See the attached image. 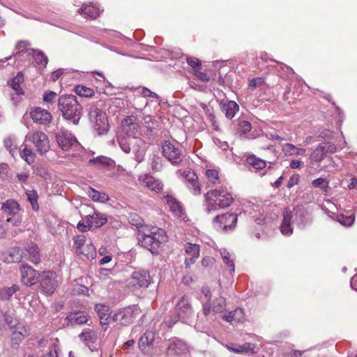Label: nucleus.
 Segmentation results:
<instances>
[{"mask_svg": "<svg viewBox=\"0 0 357 357\" xmlns=\"http://www.w3.org/2000/svg\"><path fill=\"white\" fill-rule=\"evenodd\" d=\"M89 227L98 228L103 226L107 221V218L98 211H94L92 215L86 216Z\"/></svg>", "mask_w": 357, "mask_h": 357, "instance_id": "26", "label": "nucleus"}, {"mask_svg": "<svg viewBox=\"0 0 357 357\" xmlns=\"http://www.w3.org/2000/svg\"><path fill=\"white\" fill-rule=\"evenodd\" d=\"M24 252L26 254V256H24L31 262L38 264L40 261V250L37 244L34 243H28L24 249Z\"/></svg>", "mask_w": 357, "mask_h": 357, "instance_id": "21", "label": "nucleus"}, {"mask_svg": "<svg viewBox=\"0 0 357 357\" xmlns=\"http://www.w3.org/2000/svg\"><path fill=\"white\" fill-rule=\"evenodd\" d=\"M134 309L131 307L123 308L113 316L115 321H119L122 325H128L134 321Z\"/></svg>", "mask_w": 357, "mask_h": 357, "instance_id": "17", "label": "nucleus"}, {"mask_svg": "<svg viewBox=\"0 0 357 357\" xmlns=\"http://www.w3.org/2000/svg\"><path fill=\"white\" fill-rule=\"evenodd\" d=\"M142 94L144 97H151L155 99L159 98V96L155 93L151 91L150 89H149L146 87H143L142 89Z\"/></svg>", "mask_w": 357, "mask_h": 357, "instance_id": "63", "label": "nucleus"}, {"mask_svg": "<svg viewBox=\"0 0 357 357\" xmlns=\"http://www.w3.org/2000/svg\"><path fill=\"white\" fill-rule=\"evenodd\" d=\"M88 195L95 202L105 203L109 199V196L105 192H101L95 189L90 188Z\"/></svg>", "mask_w": 357, "mask_h": 357, "instance_id": "37", "label": "nucleus"}, {"mask_svg": "<svg viewBox=\"0 0 357 357\" xmlns=\"http://www.w3.org/2000/svg\"><path fill=\"white\" fill-rule=\"evenodd\" d=\"M185 252L188 257L185 260V264L187 268L195 263V260L199 257V245L192 243H186L184 245Z\"/></svg>", "mask_w": 357, "mask_h": 357, "instance_id": "18", "label": "nucleus"}, {"mask_svg": "<svg viewBox=\"0 0 357 357\" xmlns=\"http://www.w3.org/2000/svg\"><path fill=\"white\" fill-rule=\"evenodd\" d=\"M299 178H300V176L298 174H294V175L291 176L287 182V187L288 188H291L293 186L297 185L298 183Z\"/></svg>", "mask_w": 357, "mask_h": 357, "instance_id": "62", "label": "nucleus"}, {"mask_svg": "<svg viewBox=\"0 0 357 357\" xmlns=\"http://www.w3.org/2000/svg\"><path fill=\"white\" fill-rule=\"evenodd\" d=\"M176 310L178 313V319H184L189 317L192 314V306L185 297H182L179 299L176 305Z\"/></svg>", "mask_w": 357, "mask_h": 357, "instance_id": "19", "label": "nucleus"}, {"mask_svg": "<svg viewBox=\"0 0 357 357\" xmlns=\"http://www.w3.org/2000/svg\"><path fill=\"white\" fill-rule=\"evenodd\" d=\"M186 62L193 68V73L195 70H200L202 68V63L198 58L188 56L186 57Z\"/></svg>", "mask_w": 357, "mask_h": 357, "instance_id": "52", "label": "nucleus"}, {"mask_svg": "<svg viewBox=\"0 0 357 357\" xmlns=\"http://www.w3.org/2000/svg\"><path fill=\"white\" fill-rule=\"evenodd\" d=\"M24 256H26L24 253V250H22L19 247L13 248L10 251L6 261L9 263H16L22 261Z\"/></svg>", "mask_w": 357, "mask_h": 357, "instance_id": "31", "label": "nucleus"}, {"mask_svg": "<svg viewBox=\"0 0 357 357\" xmlns=\"http://www.w3.org/2000/svg\"><path fill=\"white\" fill-rule=\"evenodd\" d=\"M58 105L65 119L68 120L74 119L73 122L77 123L78 121L75 118H79L82 106L75 96L63 95L60 96L58 100Z\"/></svg>", "mask_w": 357, "mask_h": 357, "instance_id": "3", "label": "nucleus"}, {"mask_svg": "<svg viewBox=\"0 0 357 357\" xmlns=\"http://www.w3.org/2000/svg\"><path fill=\"white\" fill-rule=\"evenodd\" d=\"M205 199L208 212L227 208L234 202L231 194L222 188L208 191Z\"/></svg>", "mask_w": 357, "mask_h": 357, "instance_id": "1", "label": "nucleus"}, {"mask_svg": "<svg viewBox=\"0 0 357 357\" xmlns=\"http://www.w3.org/2000/svg\"><path fill=\"white\" fill-rule=\"evenodd\" d=\"M150 283V275L148 271L139 270L134 271L131 275L130 284L136 288L146 287Z\"/></svg>", "mask_w": 357, "mask_h": 357, "instance_id": "16", "label": "nucleus"}, {"mask_svg": "<svg viewBox=\"0 0 357 357\" xmlns=\"http://www.w3.org/2000/svg\"><path fill=\"white\" fill-rule=\"evenodd\" d=\"M89 316L84 312L76 311L71 312L67 317V319L72 324H84L89 320Z\"/></svg>", "mask_w": 357, "mask_h": 357, "instance_id": "29", "label": "nucleus"}, {"mask_svg": "<svg viewBox=\"0 0 357 357\" xmlns=\"http://www.w3.org/2000/svg\"><path fill=\"white\" fill-rule=\"evenodd\" d=\"M292 218V211L289 208H285L283 213V219L282 224L291 225V220Z\"/></svg>", "mask_w": 357, "mask_h": 357, "instance_id": "59", "label": "nucleus"}, {"mask_svg": "<svg viewBox=\"0 0 357 357\" xmlns=\"http://www.w3.org/2000/svg\"><path fill=\"white\" fill-rule=\"evenodd\" d=\"M252 129L251 123L248 121L244 119H238V131L243 134H247Z\"/></svg>", "mask_w": 357, "mask_h": 357, "instance_id": "51", "label": "nucleus"}, {"mask_svg": "<svg viewBox=\"0 0 357 357\" xmlns=\"http://www.w3.org/2000/svg\"><path fill=\"white\" fill-rule=\"evenodd\" d=\"M205 174H206V176L209 182H211L213 184L220 183L219 172L218 170L214 169H207L206 171Z\"/></svg>", "mask_w": 357, "mask_h": 357, "instance_id": "48", "label": "nucleus"}, {"mask_svg": "<svg viewBox=\"0 0 357 357\" xmlns=\"http://www.w3.org/2000/svg\"><path fill=\"white\" fill-rule=\"evenodd\" d=\"M166 231L158 227L151 228L139 240L141 245L152 253L157 252L160 245L167 241Z\"/></svg>", "mask_w": 357, "mask_h": 357, "instance_id": "2", "label": "nucleus"}, {"mask_svg": "<svg viewBox=\"0 0 357 357\" xmlns=\"http://www.w3.org/2000/svg\"><path fill=\"white\" fill-rule=\"evenodd\" d=\"M222 110L225 112V116L228 119H232L239 110L238 105L234 100L222 101Z\"/></svg>", "mask_w": 357, "mask_h": 357, "instance_id": "24", "label": "nucleus"}, {"mask_svg": "<svg viewBox=\"0 0 357 357\" xmlns=\"http://www.w3.org/2000/svg\"><path fill=\"white\" fill-rule=\"evenodd\" d=\"M89 116L91 122L93 124L94 128L98 132L99 135L105 134L109 130V125L105 112L96 106H92L90 108Z\"/></svg>", "mask_w": 357, "mask_h": 357, "instance_id": "5", "label": "nucleus"}, {"mask_svg": "<svg viewBox=\"0 0 357 357\" xmlns=\"http://www.w3.org/2000/svg\"><path fill=\"white\" fill-rule=\"evenodd\" d=\"M190 354V348L183 340L173 337L167 340L166 357H183Z\"/></svg>", "mask_w": 357, "mask_h": 357, "instance_id": "4", "label": "nucleus"}, {"mask_svg": "<svg viewBox=\"0 0 357 357\" xmlns=\"http://www.w3.org/2000/svg\"><path fill=\"white\" fill-rule=\"evenodd\" d=\"M90 165L100 169H105L112 165L111 161L103 156H98L89 160Z\"/></svg>", "mask_w": 357, "mask_h": 357, "instance_id": "35", "label": "nucleus"}, {"mask_svg": "<svg viewBox=\"0 0 357 357\" xmlns=\"http://www.w3.org/2000/svg\"><path fill=\"white\" fill-rule=\"evenodd\" d=\"M155 340V333L152 331H145L138 342V348L142 353H146L147 349L153 346Z\"/></svg>", "mask_w": 357, "mask_h": 357, "instance_id": "22", "label": "nucleus"}, {"mask_svg": "<svg viewBox=\"0 0 357 357\" xmlns=\"http://www.w3.org/2000/svg\"><path fill=\"white\" fill-rule=\"evenodd\" d=\"M24 82V75L21 72H18L15 77H14L8 83L12 89L16 92L17 94H23L24 91L21 87V84Z\"/></svg>", "mask_w": 357, "mask_h": 357, "instance_id": "34", "label": "nucleus"}, {"mask_svg": "<svg viewBox=\"0 0 357 357\" xmlns=\"http://www.w3.org/2000/svg\"><path fill=\"white\" fill-rule=\"evenodd\" d=\"M26 141L32 143L40 155L46 153L50 149L49 138L42 131L28 133L26 136Z\"/></svg>", "mask_w": 357, "mask_h": 357, "instance_id": "6", "label": "nucleus"}, {"mask_svg": "<svg viewBox=\"0 0 357 357\" xmlns=\"http://www.w3.org/2000/svg\"><path fill=\"white\" fill-rule=\"evenodd\" d=\"M244 317V312L242 308H236L235 310L230 311L222 316V319L227 322H241Z\"/></svg>", "mask_w": 357, "mask_h": 357, "instance_id": "30", "label": "nucleus"}, {"mask_svg": "<svg viewBox=\"0 0 357 357\" xmlns=\"http://www.w3.org/2000/svg\"><path fill=\"white\" fill-rule=\"evenodd\" d=\"M95 310L99 317L102 329L105 331L109 324V319L111 314L110 310L107 305L100 303L96 305Z\"/></svg>", "mask_w": 357, "mask_h": 357, "instance_id": "20", "label": "nucleus"}, {"mask_svg": "<svg viewBox=\"0 0 357 357\" xmlns=\"http://www.w3.org/2000/svg\"><path fill=\"white\" fill-rule=\"evenodd\" d=\"M265 82L264 77H255L250 80L249 87L252 89H255L257 86L262 85Z\"/></svg>", "mask_w": 357, "mask_h": 357, "instance_id": "57", "label": "nucleus"}, {"mask_svg": "<svg viewBox=\"0 0 357 357\" xmlns=\"http://www.w3.org/2000/svg\"><path fill=\"white\" fill-rule=\"evenodd\" d=\"M75 92L79 96L91 98L95 95V91L92 88L84 85H77L75 87Z\"/></svg>", "mask_w": 357, "mask_h": 357, "instance_id": "40", "label": "nucleus"}, {"mask_svg": "<svg viewBox=\"0 0 357 357\" xmlns=\"http://www.w3.org/2000/svg\"><path fill=\"white\" fill-rule=\"evenodd\" d=\"M139 139L135 137H128L122 139L119 142V145L121 149L126 153H129L131 151L137 152L139 149L137 142Z\"/></svg>", "mask_w": 357, "mask_h": 357, "instance_id": "23", "label": "nucleus"}, {"mask_svg": "<svg viewBox=\"0 0 357 357\" xmlns=\"http://www.w3.org/2000/svg\"><path fill=\"white\" fill-rule=\"evenodd\" d=\"M18 329H20L22 332H15L13 331L12 340L13 341H21L25 336L29 335L28 330L23 324H19Z\"/></svg>", "mask_w": 357, "mask_h": 357, "instance_id": "49", "label": "nucleus"}, {"mask_svg": "<svg viewBox=\"0 0 357 357\" xmlns=\"http://www.w3.org/2000/svg\"><path fill=\"white\" fill-rule=\"evenodd\" d=\"M29 115L33 122L40 125L47 126L52 120V114L48 110L40 107H31Z\"/></svg>", "mask_w": 357, "mask_h": 357, "instance_id": "12", "label": "nucleus"}, {"mask_svg": "<svg viewBox=\"0 0 357 357\" xmlns=\"http://www.w3.org/2000/svg\"><path fill=\"white\" fill-rule=\"evenodd\" d=\"M6 222L11 224L13 227H18L21 225L22 218L18 213L17 215H15V216L7 218Z\"/></svg>", "mask_w": 357, "mask_h": 357, "instance_id": "56", "label": "nucleus"}, {"mask_svg": "<svg viewBox=\"0 0 357 357\" xmlns=\"http://www.w3.org/2000/svg\"><path fill=\"white\" fill-rule=\"evenodd\" d=\"M26 195L28 201L31 203L32 209L36 211H38L39 209V205L38 204V195L37 192L34 190H26Z\"/></svg>", "mask_w": 357, "mask_h": 357, "instance_id": "43", "label": "nucleus"}, {"mask_svg": "<svg viewBox=\"0 0 357 357\" xmlns=\"http://www.w3.org/2000/svg\"><path fill=\"white\" fill-rule=\"evenodd\" d=\"M21 281L26 286H31L39 281L41 274L33 269L31 266L25 264L20 268Z\"/></svg>", "mask_w": 357, "mask_h": 357, "instance_id": "13", "label": "nucleus"}, {"mask_svg": "<svg viewBox=\"0 0 357 357\" xmlns=\"http://www.w3.org/2000/svg\"><path fill=\"white\" fill-rule=\"evenodd\" d=\"M238 217L235 213H224L215 216L213 219L214 227L218 230L227 231L234 229L237 223Z\"/></svg>", "mask_w": 357, "mask_h": 357, "instance_id": "9", "label": "nucleus"}, {"mask_svg": "<svg viewBox=\"0 0 357 357\" xmlns=\"http://www.w3.org/2000/svg\"><path fill=\"white\" fill-rule=\"evenodd\" d=\"M77 11L79 14L84 15L85 17H89L91 19L96 18L100 14L99 9L92 4H84Z\"/></svg>", "mask_w": 357, "mask_h": 357, "instance_id": "32", "label": "nucleus"}, {"mask_svg": "<svg viewBox=\"0 0 357 357\" xmlns=\"http://www.w3.org/2000/svg\"><path fill=\"white\" fill-rule=\"evenodd\" d=\"M355 220L354 215H350L349 216H345L344 215H340L337 216V221L344 226H351Z\"/></svg>", "mask_w": 357, "mask_h": 357, "instance_id": "54", "label": "nucleus"}, {"mask_svg": "<svg viewBox=\"0 0 357 357\" xmlns=\"http://www.w3.org/2000/svg\"><path fill=\"white\" fill-rule=\"evenodd\" d=\"M80 340L86 344H94L98 338V332L90 328H85L79 335Z\"/></svg>", "mask_w": 357, "mask_h": 357, "instance_id": "28", "label": "nucleus"}, {"mask_svg": "<svg viewBox=\"0 0 357 357\" xmlns=\"http://www.w3.org/2000/svg\"><path fill=\"white\" fill-rule=\"evenodd\" d=\"M326 147L324 145L319 144L312 151L310 158L315 162H321L326 157Z\"/></svg>", "mask_w": 357, "mask_h": 357, "instance_id": "41", "label": "nucleus"}, {"mask_svg": "<svg viewBox=\"0 0 357 357\" xmlns=\"http://www.w3.org/2000/svg\"><path fill=\"white\" fill-rule=\"evenodd\" d=\"M128 220L132 225L139 228L143 225L142 218L135 213H130L128 215Z\"/></svg>", "mask_w": 357, "mask_h": 357, "instance_id": "50", "label": "nucleus"}, {"mask_svg": "<svg viewBox=\"0 0 357 357\" xmlns=\"http://www.w3.org/2000/svg\"><path fill=\"white\" fill-rule=\"evenodd\" d=\"M78 256H84L87 259H93L96 257V250L92 243H88L81 249V252L77 253Z\"/></svg>", "mask_w": 357, "mask_h": 357, "instance_id": "36", "label": "nucleus"}, {"mask_svg": "<svg viewBox=\"0 0 357 357\" xmlns=\"http://www.w3.org/2000/svg\"><path fill=\"white\" fill-rule=\"evenodd\" d=\"M282 150L286 155H303L306 153L305 149L298 148L290 143L284 144Z\"/></svg>", "mask_w": 357, "mask_h": 357, "instance_id": "33", "label": "nucleus"}, {"mask_svg": "<svg viewBox=\"0 0 357 357\" xmlns=\"http://www.w3.org/2000/svg\"><path fill=\"white\" fill-rule=\"evenodd\" d=\"M56 273L54 271H44L41 273L39 282L41 292L45 296L52 295L58 286Z\"/></svg>", "mask_w": 357, "mask_h": 357, "instance_id": "7", "label": "nucleus"}, {"mask_svg": "<svg viewBox=\"0 0 357 357\" xmlns=\"http://www.w3.org/2000/svg\"><path fill=\"white\" fill-rule=\"evenodd\" d=\"M220 255L222 258L223 262L227 265L231 272H234L235 265L232 255L225 250L220 251Z\"/></svg>", "mask_w": 357, "mask_h": 357, "instance_id": "45", "label": "nucleus"}, {"mask_svg": "<svg viewBox=\"0 0 357 357\" xmlns=\"http://www.w3.org/2000/svg\"><path fill=\"white\" fill-rule=\"evenodd\" d=\"M193 74L202 82H207L210 79L209 77L205 73L201 72L200 70H195Z\"/></svg>", "mask_w": 357, "mask_h": 357, "instance_id": "61", "label": "nucleus"}, {"mask_svg": "<svg viewBox=\"0 0 357 357\" xmlns=\"http://www.w3.org/2000/svg\"><path fill=\"white\" fill-rule=\"evenodd\" d=\"M87 244L86 243V236L84 235H78L73 238V249L76 254L78 252H81V249Z\"/></svg>", "mask_w": 357, "mask_h": 357, "instance_id": "44", "label": "nucleus"}, {"mask_svg": "<svg viewBox=\"0 0 357 357\" xmlns=\"http://www.w3.org/2000/svg\"><path fill=\"white\" fill-rule=\"evenodd\" d=\"M57 98V94L53 91H47L43 93V100L48 104H53Z\"/></svg>", "mask_w": 357, "mask_h": 357, "instance_id": "53", "label": "nucleus"}, {"mask_svg": "<svg viewBox=\"0 0 357 357\" xmlns=\"http://www.w3.org/2000/svg\"><path fill=\"white\" fill-rule=\"evenodd\" d=\"M18 284H13L11 287H5L0 290V298L2 300H8L18 290Z\"/></svg>", "mask_w": 357, "mask_h": 357, "instance_id": "38", "label": "nucleus"}, {"mask_svg": "<svg viewBox=\"0 0 357 357\" xmlns=\"http://www.w3.org/2000/svg\"><path fill=\"white\" fill-rule=\"evenodd\" d=\"M162 159L158 156H154L151 162V169L154 172H158L161 169Z\"/></svg>", "mask_w": 357, "mask_h": 357, "instance_id": "58", "label": "nucleus"}, {"mask_svg": "<svg viewBox=\"0 0 357 357\" xmlns=\"http://www.w3.org/2000/svg\"><path fill=\"white\" fill-rule=\"evenodd\" d=\"M1 209L7 215L15 216L19 213L20 206L15 199H10L2 204Z\"/></svg>", "mask_w": 357, "mask_h": 357, "instance_id": "25", "label": "nucleus"}, {"mask_svg": "<svg viewBox=\"0 0 357 357\" xmlns=\"http://www.w3.org/2000/svg\"><path fill=\"white\" fill-rule=\"evenodd\" d=\"M56 141L59 146L64 151H68L78 144L75 137L66 131H60L58 132L56 135Z\"/></svg>", "mask_w": 357, "mask_h": 357, "instance_id": "15", "label": "nucleus"}, {"mask_svg": "<svg viewBox=\"0 0 357 357\" xmlns=\"http://www.w3.org/2000/svg\"><path fill=\"white\" fill-rule=\"evenodd\" d=\"M280 231L284 235H290L293 233V228L291 225L281 224Z\"/></svg>", "mask_w": 357, "mask_h": 357, "instance_id": "64", "label": "nucleus"}, {"mask_svg": "<svg viewBox=\"0 0 357 357\" xmlns=\"http://www.w3.org/2000/svg\"><path fill=\"white\" fill-rule=\"evenodd\" d=\"M246 161L253 168L257 170L263 169L266 167V163L264 160L257 158L255 155H252L247 157Z\"/></svg>", "mask_w": 357, "mask_h": 357, "instance_id": "39", "label": "nucleus"}, {"mask_svg": "<svg viewBox=\"0 0 357 357\" xmlns=\"http://www.w3.org/2000/svg\"><path fill=\"white\" fill-rule=\"evenodd\" d=\"M33 58L37 65L46 66L48 63L47 56L42 52L33 50Z\"/></svg>", "mask_w": 357, "mask_h": 357, "instance_id": "46", "label": "nucleus"}, {"mask_svg": "<svg viewBox=\"0 0 357 357\" xmlns=\"http://www.w3.org/2000/svg\"><path fill=\"white\" fill-rule=\"evenodd\" d=\"M138 181L141 185L149 188L150 190L157 194H160L163 191V183L160 179L150 174H144L140 175L138 177Z\"/></svg>", "mask_w": 357, "mask_h": 357, "instance_id": "10", "label": "nucleus"}, {"mask_svg": "<svg viewBox=\"0 0 357 357\" xmlns=\"http://www.w3.org/2000/svg\"><path fill=\"white\" fill-rule=\"evenodd\" d=\"M227 348L229 349V350L237 354L248 352L251 349H252V344L250 343H245L242 345H239L237 348L230 347H227Z\"/></svg>", "mask_w": 357, "mask_h": 357, "instance_id": "55", "label": "nucleus"}, {"mask_svg": "<svg viewBox=\"0 0 357 357\" xmlns=\"http://www.w3.org/2000/svg\"><path fill=\"white\" fill-rule=\"evenodd\" d=\"M162 153L173 165H179L183 161L181 150L169 141H165L162 143Z\"/></svg>", "mask_w": 357, "mask_h": 357, "instance_id": "8", "label": "nucleus"}, {"mask_svg": "<svg viewBox=\"0 0 357 357\" xmlns=\"http://www.w3.org/2000/svg\"><path fill=\"white\" fill-rule=\"evenodd\" d=\"M124 130L129 135L128 137H135L139 132V126L135 119L131 116H128L122 122Z\"/></svg>", "mask_w": 357, "mask_h": 357, "instance_id": "27", "label": "nucleus"}, {"mask_svg": "<svg viewBox=\"0 0 357 357\" xmlns=\"http://www.w3.org/2000/svg\"><path fill=\"white\" fill-rule=\"evenodd\" d=\"M36 174L44 178H47L49 173L47 168L44 167H37L34 169Z\"/></svg>", "mask_w": 357, "mask_h": 357, "instance_id": "60", "label": "nucleus"}, {"mask_svg": "<svg viewBox=\"0 0 357 357\" xmlns=\"http://www.w3.org/2000/svg\"><path fill=\"white\" fill-rule=\"evenodd\" d=\"M20 156L29 165H31L35 161L36 154L31 149L27 147V145H24L23 150L20 153Z\"/></svg>", "mask_w": 357, "mask_h": 357, "instance_id": "42", "label": "nucleus"}, {"mask_svg": "<svg viewBox=\"0 0 357 357\" xmlns=\"http://www.w3.org/2000/svg\"><path fill=\"white\" fill-rule=\"evenodd\" d=\"M312 185L315 188H320L324 192H326L329 188V182L324 178L314 179L312 181Z\"/></svg>", "mask_w": 357, "mask_h": 357, "instance_id": "47", "label": "nucleus"}, {"mask_svg": "<svg viewBox=\"0 0 357 357\" xmlns=\"http://www.w3.org/2000/svg\"><path fill=\"white\" fill-rule=\"evenodd\" d=\"M181 176L185 179L188 188L194 195L197 196L201 194L202 187L198 176L193 170L190 169L184 170L181 173Z\"/></svg>", "mask_w": 357, "mask_h": 357, "instance_id": "11", "label": "nucleus"}, {"mask_svg": "<svg viewBox=\"0 0 357 357\" xmlns=\"http://www.w3.org/2000/svg\"><path fill=\"white\" fill-rule=\"evenodd\" d=\"M163 199L174 215L179 218H183L185 215L184 206L174 196L166 195L163 196Z\"/></svg>", "mask_w": 357, "mask_h": 357, "instance_id": "14", "label": "nucleus"}]
</instances>
